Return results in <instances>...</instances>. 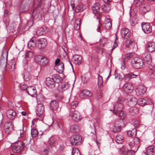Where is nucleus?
<instances>
[{"instance_id": "nucleus-29", "label": "nucleus", "mask_w": 155, "mask_h": 155, "mask_svg": "<svg viewBox=\"0 0 155 155\" xmlns=\"http://www.w3.org/2000/svg\"><path fill=\"white\" fill-rule=\"evenodd\" d=\"M100 7L98 3H95L92 7V10L94 13H98L99 12Z\"/></svg>"}, {"instance_id": "nucleus-40", "label": "nucleus", "mask_w": 155, "mask_h": 155, "mask_svg": "<svg viewBox=\"0 0 155 155\" xmlns=\"http://www.w3.org/2000/svg\"><path fill=\"white\" fill-rule=\"evenodd\" d=\"M123 137L120 136H117L115 138V141L118 144H121L123 142Z\"/></svg>"}, {"instance_id": "nucleus-15", "label": "nucleus", "mask_w": 155, "mask_h": 155, "mask_svg": "<svg viewBox=\"0 0 155 155\" xmlns=\"http://www.w3.org/2000/svg\"><path fill=\"white\" fill-rule=\"evenodd\" d=\"M92 95V93L90 91L84 90H82L80 94V97L82 99L87 98L91 97Z\"/></svg>"}, {"instance_id": "nucleus-21", "label": "nucleus", "mask_w": 155, "mask_h": 155, "mask_svg": "<svg viewBox=\"0 0 155 155\" xmlns=\"http://www.w3.org/2000/svg\"><path fill=\"white\" fill-rule=\"evenodd\" d=\"M59 107V103L58 102L55 100L51 101L50 104V107L52 111L56 110Z\"/></svg>"}, {"instance_id": "nucleus-16", "label": "nucleus", "mask_w": 155, "mask_h": 155, "mask_svg": "<svg viewBox=\"0 0 155 155\" xmlns=\"http://www.w3.org/2000/svg\"><path fill=\"white\" fill-rule=\"evenodd\" d=\"M130 23L132 26H134L137 23V19L136 16H135L136 13L131 11L130 13Z\"/></svg>"}, {"instance_id": "nucleus-36", "label": "nucleus", "mask_w": 155, "mask_h": 155, "mask_svg": "<svg viewBox=\"0 0 155 155\" xmlns=\"http://www.w3.org/2000/svg\"><path fill=\"white\" fill-rule=\"evenodd\" d=\"M70 86V84L67 82L62 83L61 88L63 91H65L68 89Z\"/></svg>"}, {"instance_id": "nucleus-58", "label": "nucleus", "mask_w": 155, "mask_h": 155, "mask_svg": "<svg viewBox=\"0 0 155 155\" xmlns=\"http://www.w3.org/2000/svg\"><path fill=\"white\" fill-rule=\"evenodd\" d=\"M28 87L25 84H20V88L21 90H27V89Z\"/></svg>"}, {"instance_id": "nucleus-43", "label": "nucleus", "mask_w": 155, "mask_h": 155, "mask_svg": "<svg viewBox=\"0 0 155 155\" xmlns=\"http://www.w3.org/2000/svg\"><path fill=\"white\" fill-rule=\"evenodd\" d=\"M36 33L39 35H41L45 33L44 29L41 27L38 28L37 30Z\"/></svg>"}, {"instance_id": "nucleus-5", "label": "nucleus", "mask_w": 155, "mask_h": 155, "mask_svg": "<svg viewBox=\"0 0 155 155\" xmlns=\"http://www.w3.org/2000/svg\"><path fill=\"white\" fill-rule=\"evenodd\" d=\"M140 142V139L137 137H135L134 138L133 140L129 143V145L130 149H134L135 148H137L136 150L137 151L139 147V144Z\"/></svg>"}, {"instance_id": "nucleus-59", "label": "nucleus", "mask_w": 155, "mask_h": 155, "mask_svg": "<svg viewBox=\"0 0 155 155\" xmlns=\"http://www.w3.org/2000/svg\"><path fill=\"white\" fill-rule=\"evenodd\" d=\"M150 73H151L150 76V77L153 78H155V70H151L150 71Z\"/></svg>"}, {"instance_id": "nucleus-24", "label": "nucleus", "mask_w": 155, "mask_h": 155, "mask_svg": "<svg viewBox=\"0 0 155 155\" xmlns=\"http://www.w3.org/2000/svg\"><path fill=\"white\" fill-rule=\"evenodd\" d=\"M123 123L122 120L119 121H116L115 123L114 128L113 129L114 130H116L115 131L116 132H118L121 130V124Z\"/></svg>"}, {"instance_id": "nucleus-52", "label": "nucleus", "mask_w": 155, "mask_h": 155, "mask_svg": "<svg viewBox=\"0 0 155 155\" xmlns=\"http://www.w3.org/2000/svg\"><path fill=\"white\" fill-rule=\"evenodd\" d=\"M78 102L77 101L72 102L70 104V107L73 109H74L78 105Z\"/></svg>"}, {"instance_id": "nucleus-55", "label": "nucleus", "mask_w": 155, "mask_h": 155, "mask_svg": "<svg viewBox=\"0 0 155 155\" xmlns=\"http://www.w3.org/2000/svg\"><path fill=\"white\" fill-rule=\"evenodd\" d=\"M137 76H138V75H135L134 74L132 73H129L127 75V78H128L129 79L132 78H135Z\"/></svg>"}, {"instance_id": "nucleus-11", "label": "nucleus", "mask_w": 155, "mask_h": 155, "mask_svg": "<svg viewBox=\"0 0 155 155\" xmlns=\"http://www.w3.org/2000/svg\"><path fill=\"white\" fill-rule=\"evenodd\" d=\"M36 47L39 49L44 48L47 45L46 40L45 38H41L37 40Z\"/></svg>"}, {"instance_id": "nucleus-14", "label": "nucleus", "mask_w": 155, "mask_h": 155, "mask_svg": "<svg viewBox=\"0 0 155 155\" xmlns=\"http://www.w3.org/2000/svg\"><path fill=\"white\" fill-rule=\"evenodd\" d=\"M127 101L129 105L133 107L137 103V99L133 96L128 95L127 97Z\"/></svg>"}, {"instance_id": "nucleus-37", "label": "nucleus", "mask_w": 155, "mask_h": 155, "mask_svg": "<svg viewBox=\"0 0 155 155\" xmlns=\"http://www.w3.org/2000/svg\"><path fill=\"white\" fill-rule=\"evenodd\" d=\"M37 100L38 101H39L41 103H42L45 101V97L42 94H39L37 97Z\"/></svg>"}, {"instance_id": "nucleus-20", "label": "nucleus", "mask_w": 155, "mask_h": 155, "mask_svg": "<svg viewBox=\"0 0 155 155\" xmlns=\"http://www.w3.org/2000/svg\"><path fill=\"white\" fill-rule=\"evenodd\" d=\"M122 37L124 38L127 39L130 34L129 30L127 28H123L121 31Z\"/></svg>"}, {"instance_id": "nucleus-27", "label": "nucleus", "mask_w": 155, "mask_h": 155, "mask_svg": "<svg viewBox=\"0 0 155 155\" xmlns=\"http://www.w3.org/2000/svg\"><path fill=\"white\" fill-rule=\"evenodd\" d=\"M105 28L107 29H110L112 27L111 22L109 18H107L105 20L104 23Z\"/></svg>"}, {"instance_id": "nucleus-8", "label": "nucleus", "mask_w": 155, "mask_h": 155, "mask_svg": "<svg viewBox=\"0 0 155 155\" xmlns=\"http://www.w3.org/2000/svg\"><path fill=\"white\" fill-rule=\"evenodd\" d=\"M147 88L146 87L143 85H140L136 90L135 91L136 94L138 96H142L146 92Z\"/></svg>"}, {"instance_id": "nucleus-32", "label": "nucleus", "mask_w": 155, "mask_h": 155, "mask_svg": "<svg viewBox=\"0 0 155 155\" xmlns=\"http://www.w3.org/2000/svg\"><path fill=\"white\" fill-rule=\"evenodd\" d=\"M125 44L126 47L127 48L133 47L135 45V43L132 39L127 40Z\"/></svg>"}, {"instance_id": "nucleus-19", "label": "nucleus", "mask_w": 155, "mask_h": 155, "mask_svg": "<svg viewBox=\"0 0 155 155\" xmlns=\"http://www.w3.org/2000/svg\"><path fill=\"white\" fill-rule=\"evenodd\" d=\"M6 114L8 118L10 120H13L15 117L16 113L15 111L10 109L7 111Z\"/></svg>"}, {"instance_id": "nucleus-34", "label": "nucleus", "mask_w": 155, "mask_h": 155, "mask_svg": "<svg viewBox=\"0 0 155 155\" xmlns=\"http://www.w3.org/2000/svg\"><path fill=\"white\" fill-rule=\"evenodd\" d=\"M101 9L103 11L108 12L110 10V5L108 3H105L101 6Z\"/></svg>"}, {"instance_id": "nucleus-57", "label": "nucleus", "mask_w": 155, "mask_h": 155, "mask_svg": "<svg viewBox=\"0 0 155 155\" xmlns=\"http://www.w3.org/2000/svg\"><path fill=\"white\" fill-rule=\"evenodd\" d=\"M118 114V115L121 117V119H123L125 117V114L124 112L122 110L118 111L117 114Z\"/></svg>"}, {"instance_id": "nucleus-39", "label": "nucleus", "mask_w": 155, "mask_h": 155, "mask_svg": "<svg viewBox=\"0 0 155 155\" xmlns=\"http://www.w3.org/2000/svg\"><path fill=\"white\" fill-rule=\"evenodd\" d=\"M34 55L33 51H28L26 53L25 57L26 59L28 58H31L34 56Z\"/></svg>"}, {"instance_id": "nucleus-26", "label": "nucleus", "mask_w": 155, "mask_h": 155, "mask_svg": "<svg viewBox=\"0 0 155 155\" xmlns=\"http://www.w3.org/2000/svg\"><path fill=\"white\" fill-rule=\"evenodd\" d=\"M138 109L136 107H131L128 110L129 114L130 116H134L137 113Z\"/></svg>"}, {"instance_id": "nucleus-33", "label": "nucleus", "mask_w": 155, "mask_h": 155, "mask_svg": "<svg viewBox=\"0 0 155 155\" xmlns=\"http://www.w3.org/2000/svg\"><path fill=\"white\" fill-rule=\"evenodd\" d=\"M22 130H20L18 131V133L20 134V137L19 138L20 139H23L25 137V132L24 130V125L23 123L22 125Z\"/></svg>"}, {"instance_id": "nucleus-42", "label": "nucleus", "mask_w": 155, "mask_h": 155, "mask_svg": "<svg viewBox=\"0 0 155 155\" xmlns=\"http://www.w3.org/2000/svg\"><path fill=\"white\" fill-rule=\"evenodd\" d=\"M122 150V151L123 152H124V153L125 152L127 153V155H134V152H136V150L133 149V150H124V151L123 149H121Z\"/></svg>"}, {"instance_id": "nucleus-38", "label": "nucleus", "mask_w": 155, "mask_h": 155, "mask_svg": "<svg viewBox=\"0 0 155 155\" xmlns=\"http://www.w3.org/2000/svg\"><path fill=\"white\" fill-rule=\"evenodd\" d=\"M53 80L54 81V82H56L57 83H60L61 80V78L58 75H54L52 76Z\"/></svg>"}, {"instance_id": "nucleus-17", "label": "nucleus", "mask_w": 155, "mask_h": 155, "mask_svg": "<svg viewBox=\"0 0 155 155\" xmlns=\"http://www.w3.org/2000/svg\"><path fill=\"white\" fill-rule=\"evenodd\" d=\"M74 63L76 65H80L82 61V57L79 55H75L72 58Z\"/></svg>"}, {"instance_id": "nucleus-49", "label": "nucleus", "mask_w": 155, "mask_h": 155, "mask_svg": "<svg viewBox=\"0 0 155 155\" xmlns=\"http://www.w3.org/2000/svg\"><path fill=\"white\" fill-rule=\"evenodd\" d=\"M103 83L102 77L99 74L98 76L97 84L99 87H101Z\"/></svg>"}, {"instance_id": "nucleus-48", "label": "nucleus", "mask_w": 155, "mask_h": 155, "mask_svg": "<svg viewBox=\"0 0 155 155\" xmlns=\"http://www.w3.org/2000/svg\"><path fill=\"white\" fill-rule=\"evenodd\" d=\"M56 141V138L55 137H51L49 139L48 143L50 145H54Z\"/></svg>"}, {"instance_id": "nucleus-62", "label": "nucleus", "mask_w": 155, "mask_h": 155, "mask_svg": "<svg viewBox=\"0 0 155 155\" xmlns=\"http://www.w3.org/2000/svg\"><path fill=\"white\" fill-rule=\"evenodd\" d=\"M71 6L72 7V9L74 10L75 8V5L73 0H71Z\"/></svg>"}, {"instance_id": "nucleus-18", "label": "nucleus", "mask_w": 155, "mask_h": 155, "mask_svg": "<svg viewBox=\"0 0 155 155\" xmlns=\"http://www.w3.org/2000/svg\"><path fill=\"white\" fill-rule=\"evenodd\" d=\"M46 84L51 89L54 88L55 86V83L52 78L48 77L46 78L45 81Z\"/></svg>"}, {"instance_id": "nucleus-7", "label": "nucleus", "mask_w": 155, "mask_h": 155, "mask_svg": "<svg viewBox=\"0 0 155 155\" xmlns=\"http://www.w3.org/2000/svg\"><path fill=\"white\" fill-rule=\"evenodd\" d=\"M36 111L37 115L42 118L45 111L44 106L41 104H38L36 106Z\"/></svg>"}, {"instance_id": "nucleus-4", "label": "nucleus", "mask_w": 155, "mask_h": 155, "mask_svg": "<svg viewBox=\"0 0 155 155\" xmlns=\"http://www.w3.org/2000/svg\"><path fill=\"white\" fill-rule=\"evenodd\" d=\"M24 147L23 143L20 141L14 144L12 146V149L13 152H19L22 150Z\"/></svg>"}, {"instance_id": "nucleus-13", "label": "nucleus", "mask_w": 155, "mask_h": 155, "mask_svg": "<svg viewBox=\"0 0 155 155\" xmlns=\"http://www.w3.org/2000/svg\"><path fill=\"white\" fill-rule=\"evenodd\" d=\"M142 29L144 32L146 34H149L152 31V26L148 23L142 24Z\"/></svg>"}, {"instance_id": "nucleus-6", "label": "nucleus", "mask_w": 155, "mask_h": 155, "mask_svg": "<svg viewBox=\"0 0 155 155\" xmlns=\"http://www.w3.org/2000/svg\"><path fill=\"white\" fill-rule=\"evenodd\" d=\"M4 130L7 134H9L13 130V125L10 121H7L4 125Z\"/></svg>"}, {"instance_id": "nucleus-30", "label": "nucleus", "mask_w": 155, "mask_h": 155, "mask_svg": "<svg viewBox=\"0 0 155 155\" xmlns=\"http://www.w3.org/2000/svg\"><path fill=\"white\" fill-rule=\"evenodd\" d=\"M37 44V41H34L33 38H32L28 41V47L32 49L34 47H36Z\"/></svg>"}, {"instance_id": "nucleus-61", "label": "nucleus", "mask_w": 155, "mask_h": 155, "mask_svg": "<svg viewBox=\"0 0 155 155\" xmlns=\"http://www.w3.org/2000/svg\"><path fill=\"white\" fill-rule=\"evenodd\" d=\"M49 149L48 148L45 149L43 152V154L45 155H47L48 154Z\"/></svg>"}, {"instance_id": "nucleus-63", "label": "nucleus", "mask_w": 155, "mask_h": 155, "mask_svg": "<svg viewBox=\"0 0 155 155\" xmlns=\"http://www.w3.org/2000/svg\"><path fill=\"white\" fill-rule=\"evenodd\" d=\"M5 81V78L4 74L2 73L0 74V81Z\"/></svg>"}, {"instance_id": "nucleus-31", "label": "nucleus", "mask_w": 155, "mask_h": 155, "mask_svg": "<svg viewBox=\"0 0 155 155\" xmlns=\"http://www.w3.org/2000/svg\"><path fill=\"white\" fill-rule=\"evenodd\" d=\"M71 131L72 133H77L79 131V128L77 124L73 125L70 127Z\"/></svg>"}, {"instance_id": "nucleus-45", "label": "nucleus", "mask_w": 155, "mask_h": 155, "mask_svg": "<svg viewBox=\"0 0 155 155\" xmlns=\"http://www.w3.org/2000/svg\"><path fill=\"white\" fill-rule=\"evenodd\" d=\"M146 103V101L143 98H140L137 101V103L142 106L145 105Z\"/></svg>"}, {"instance_id": "nucleus-9", "label": "nucleus", "mask_w": 155, "mask_h": 155, "mask_svg": "<svg viewBox=\"0 0 155 155\" xmlns=\"http://www.w3.org/2000/svg\"><path fill=\"white\" fill-rule=\"evenodd\" d=\"M122 88L124 92L127 94L131 93L134 90L133 86L130 83H126L123 85Z\"/></svg>"}, {"instance_id": "nucleus-44", "label": "nucleus", "mask_w": 155, "mask_h": 155, "mask_svg": "<svg viewBox=\"0 0 155 155\" xmlns=\"http://www.w3.org/2000/svg\"><path fill=\"white\" fill-rule=\"evenodd\" d=\"M132 124L135 127H138L140 126V122L136 119H133L132 120Z\"/></svg>"}, {"instance_id": "nucleus-3", "label": "nucleus", "mask_w": 155, "mask_h": 155, "mask_svg": "<svg viewBox=\"0 0 155 155\" xmlns=\"http://www.w3.org/2000/svg\"><path fill=\"white\" fill-rule=\"evenodd\" d=\"M81 138L78 134L74 135L71 137L70 142L73 145L76 146L79 145L81 143Z\"/></svg>"}, {"instance_id": "nucleus-53", "label": "nucleus", "mask_w": 155, "mask_h": 155, "mask_svg": "<svg viewBox=\"0 0 155 155\" xmlns=\"http://www.w3.org/2000/svg\"><path fill=\"white\" fill-rule=\"evenodd\" d=\"M133 56V54L131 53H129L125 55L124 59L125 61H127L130 59Z\"/></svg>"}, {"instance_id": "nucleus-35", "label": "nucleus", "mask_w": 155, "mask_h": 155, "mask_svg": "<svg viewBox=\"0 0 155 155\" xmlns=\"http://www.w3.org/2000/svg\"><path fill=\"white\" fill-rule=\"evenodd\" d=\"M137 130L135 128L131 130H129L127 132V134L128 136L134 137L136 134Z\"/></svg>"}, {"instance_id": "nucleus-46", "label": "nucleus", "mask_w": 155, "mask_h": 155, "mask_svg": "<svg viewBox=\"0 0 155 155\" xmlns=\"http://www.w3.org/2000/svg\"><path fill=\"white\" fill-rule=\"evenodd\" d=\"M72 154V155H80V153L78 149L76 148H73Z\"/></svg>"}, {"instance_id": "nucleus-54", "label": "nucleus", "mask_w": 155, "mask_h": 155, "mask_svg": "<svg viewBox=\"0 0 155 155\" xmlns=\"http://www.w3.org/2000/svg\"><path fill=\"white\" fill-rule=\"evenodd\" d=\"M42 56L41 55H38L35 58V61L38 63L41 64V61L42 58Z\"/></svg>"}, {"instance_id": "nucleus-28", "label": "nucleus", "mask_w": 155, "mask_h": 155, "mask_svg": "<svg viewBox=\"0 0 155 155\" xmlns=\"http://www.w3.org/2000/svg\"><path fill=\"white\" fill-rule=\"evenodd\" d=\"M86 8L85 6L82 4H78L77 5L76 7V12L79 13L84 10Z\"/></svg>"}, {"instance_id": "nucleus-25", "label": "nucleus", "mask_w": 155, "mask_h": 155, "mask_svg": "<svg viewBox=\"0 0 155 155\" xmlns=\"http://www.w3.org/2000/svg\"><path fill=\"white\" fill-rule=\"evenodd\" d=\"M57 72L60 73H62L64 70V65L63 62H60V64L55 66Z\"/></svg>"}, {"instance_id": "nucleus-2", "label": "nucleus", "mask_w": 155, "mask_h": 155, "mask_svg": "<svg viewBox=\"0 0 155 155\" xmlns=\"http://www.w3.org/2000/svg\"><path fill=\"white\" fill-rule=\"evenodd\" d=\"M132 65L133 67L136 69L142 68L144 66L143 61L137 58H134L131 61Z\"/></svg>"}, {"instance_id": "nucleus-41", "label": "nucleus", "mask_w": 155, "mask_h": 155, "mask_svg": "<svg viewBox=\"0 0 155 155\" xmlns=\"http://www.w3.org/2000/svg\"><path fill=\"white\" fill-rule=\"evenodd\" d=\"M144 59L148 64H150L151 62V56L149 54H147Z\"/></svg>"}, {"instance_id": "nucleus-23", "label": "nucleus", "mask_w": 155, "mask_h": 155, "mask_svg": "<svg viewBox=\"0 0 155 155\" xmlns=\"http://www.w3.org/2000/svg\"><path fill=\"white\" fill-rule=\"evenodd\" d=\"M147 47V50L149 52H152L155 51V43L154 42L148 43Z\"/></svg>"}, {"instance_id": "nucleus-22", "label": "nucleus", "mask_w": 155, "mask_h": 155, "mask_svg": "<svg viewBox=\"0 0 155 155\" xmlns=\"http://www.w3.org/2000/svg\"><path fill=\"white\" fill-rule=\"evenodd\" d=\"M27 92L29 95L33 97L36 94L37 91L35 87L31 86L28 87Z\"/></svg>"}, {"instance_id": "nucleus-12", "label": "nucleus", "mask_w": 155, "mask_h": 155, "mask_svg": "<svg viewBox=\"0 0 155 155\" xmlns=\"http://www.w3.org/2000/svg\"><path fill=\"white\" fill-rule=\"evenodd\" d=\"M154 155L155 154V147L153 145L149 146L146 149V151L143 152V155Z\"/></svg>"}, {"instance_id": "nucleus-60", "label": "nucleus", "mask_w": 155, "mask_h": 155, "mask_svg": "<svg viewBox=\"0 0 155 155\" xmlns=\"http://www.w3.org/2000/svg\"><path fill=\"white\" fill-rule=\"evenodd\" d=\"M98 22H99L98 26L97 28V32H101L100 30H101V27L102 26V25L100 23V20H99L98 21Z\"/></svg>"}, {"instance_id": "nucleus-51", "label": "nucleus", "mask_w": 155, "mask_h": 155, "mask_svg": "<svg viewBox=\"0 0 155 155\" xmlns=\"http://www.w3.org/2000/svg\"><path fill=\"white\" fill-rule=\"evenodd\" d=\"M24 79L26 81H28L31 78L30 74L28 72H27L25 74L24 76Z\"/></svg>"}, {"instance_id": "nucleus-50", "label": "nucleus", "mask_w": 155, "mask_h": 155, "mask_svg": "<svg viewBox=\"0 0 155 155\" xmlns=\"http://www.w3.org/2000/svg\"><path fill=\"white\" fill-rule=\"evenodd\" d=\"M31 133L33 137H36L38 136V131L35 129H32L31 130Z\"/></svg>"}, {"instance_id": "nucleus-1", "label": "nucleus", "mask_w": 155, "mask_h": 155, "mask_svg": "<svg viewBox=\"0 0 155 155\" xmlns=\"http://www.w3.org/2000/svg\"><path fill=\"white\" fill-rule=\"evenodd\" d=\"M124 99L121 97L118 98L117 101L114 105V114L117 115L118 111H121L124 107L123 103L124 101Z\"/></svg>"}, {"instance_id": "nucleus-56", "label": "nucleus", "mask_w": 155, "mask_h": 155, "mask_svg": "<svg viewBox=\"0 0 155 155\" xmlns=\"http://www.w3.org/2000/svg\"><path fill=\"white\" fill-rule=\"evenodd\" d=\"M9 69L10 71H14L15 69V64L14 63H10L9 64Z\"/></svg>"}, {"instance_id": "nucleus-47", "label": "nucleus", "mask_w": 155, "mask_h": 155, "mask_svg": "<svg viewBox=\"0 0 155 155\" xmlns=\"http://www.w3.org/2000/svg\"><path fill=\"white\" fill-rule=\"evenodd\" d=\"M41 61V64L43 65H46L48 62V59L45 57L42 56V58Z\"/></svg>"}, {"instance_id": "nucleus-64", "label": "nucleus", "mask_w": 155, "mask_h": 155, "mask_svg": "<svg viewBox=\"0 0 155 155\" xmlns=\"http://www.w3.org/2000/svg\"><path fill=\"white\" fill-rule=\"evenodd\" d=\"M117 46V43L116 40L114 42L113 46L112 48L111 49V51H112Z\"/></svg>"}, {"instance_id": "nucleus-10", "label": "nucleus", "mask_w": 155, "mask_h": 155, "mask_svg": "<svg viewBox=\"0 0 155 155\" xmlns=\"http://www.w3.org/2000/svg\"><path fill=\"white\" fill-rule=\"evenodd\" d=\"M70 115L72 119L76 121H79L81 118L80 113L78 111L75 110H71Z\"/></svg>"}]
</instances>
